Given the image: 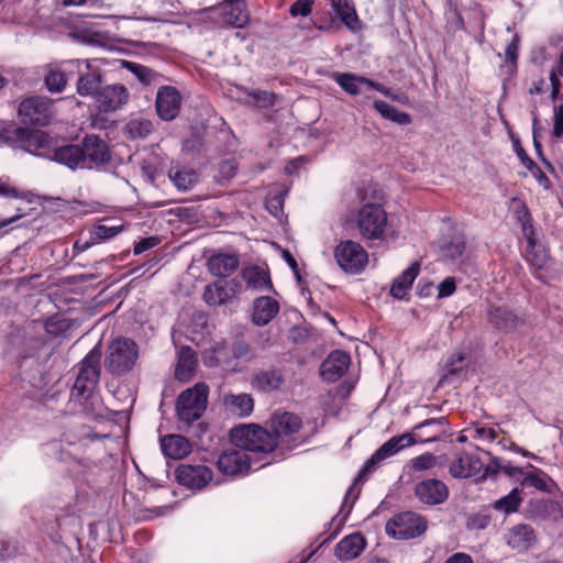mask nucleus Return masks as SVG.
<instances>
[{
  "label": "nucleus",
  "mask_w": 563,
  "mask_h": 563,
  "mask_svg": "<svg viewBox=\"0 0 563 563\" xmlns=\"http://www.w3.org/2000/svg\"><path fill=\"white\" fill-rule=\"evenodd\" d=\"M230 437L233 444L253 456L254 463L263 460V456L271 453L277 445L275 435L254 424L234 428Z\"/></svg>",
  "instance_id": "nucleus-1"
},
{
  "label": "nucleus",
  "mask_w": 563,
  "mask_h": 563,
  "mask_svg": "<svg viewBox=\"0 0 563 563\" xmlns=\"http://www.w3.org/2000/svg\"><path fill=\"white\" fill-rule=\"evenodd\" d=\"M137 356V345L134 341L125 338H118L108 346L104 367L113 375H122L133 368Z\"/></svg>",
  "instance_id": "nucleus-2"
},
{
  "label": "nucleus",
  "mask_w": 563,
  "mask_h": 563,
  "mask_svg": "<svg viewBox=\"0 0 563 563\" xmlns=\"http://www.w3.org/2000/svg\"><path fill=\"white\" fill-rule=\"evenodd\" d=\"M439 439V432L430 434L427 438H422L417 434V438L411 433H405L401 435H396L390 438L387 442H385L379 449L375 451V453L365 462L362 471L360 472V477H364L366 474L371 473L380 462L398 453L400 450L413 445L419 442H432Z\"/></svg>",
  "instance_id": "nucleus-3"
},
{
  "label": "nucleus",
  "mask_w": 563,
  "mask_h": 563,
  "mask_svg": "<svg viewBox=\"0 0 563 563\" xmlns=\"http://www.w3.org/2000/svg\"><path fill=\"white\" fill-rule=\"evenodd\" d=\"M207 399L208 386L203 383H198L183 391L176 404L179 419L188 423L199 419L207 407Z\"/></svg>",
  "instance_id": "nucleus-4"
},
{
  "label": "nucleus",
  "mask_w": 563,
  "mask_h": 563,
  "mask_svg": "<svg viewBox=\"0 0 563 563\" xmlns=\"http://www.w3.org/2000/svg\"><path fill=\"white\" fill-rule=\"evenodd\" d=\"M386 227L387 214L379 205L367 203L360 209L357 214V228L363 239H382Z\"/></svg>",
  "instance_id": "nucleus-5"
},
{
  "label": "nucleus",
  "mask_w": 563,
  "mask_h": 563,
  "mask_svg": "<svg viewBox=\"0 0 563 563\" xmlns=\"http://www.w3.org/2000/svg\"><path fill=\"white\" fill-rule=\"evenodd\" d=\"M334 258L340 268L347 274H358L366 267L368 255L357 242H340L334 249Z\"/></svg>",
  "instance_id": "nucleus-6"
},
{
  "label": "nucleus",
  "mask_w": 563,
  "mask_h": 563,
  "mask_svg": "<svg viewBox=\"0 0 563 563\" xmlns=\"http://www.w3.org/2000/svg\"><path fill=\"white\" fill-rule=\"evenodd\" d=\"M427 530V521L416 512L407 511L393 517L386 532L395 539L407 540L420 537Z\"/></svg>",
  "instance_id": "nucleus-7"
},
{
  "label": "nucleus",
  "mask_w": 563,
  "mask_h": 563,
  "mask_svg": "<svg viewBox=\"0 0 563 563\" xmlns=\"http://www.w3.org/2000/svg\"><path fill=\"white\" fill-rule=\"evenodd\" d=\"M101 351L93 347L86 357L78 364V373L74 384V390L84 395L95 388L100 376Z\"/></svg>",
  "instance_id": "nucleus-8"
},
{
  "label": "nucleus",
  "mask_w": 563,
  "mask_h": 563,
  "mask_svg": "<svg viewBox=\"0 0 563 563\" xmlns=\"http://www.w3.org/2000/svg\"><path fill=\"white\" fill-rule=\"evenodd\" d=\"M254 464L253 456L235 444L224 450L217 462L219 471L231 476L246 473Z\"/></svg>",
  "instance_id": "nucleus-9"
},
{
  "label": "nucleus",
  "mask_w": 563,
  "mask_h": 563,
  "mask_svg": "<svg viewBox=\"0 0 563 563\" xmlns=\"http://www.w3.org/2000/svg\"><path fill=\"white\" fill-rule=\"evenodd\" d=\"M19 115L26 123L46 125L53 117L52 102L43 97H30L19 106Z\"/></svg>",
  "instance_id": "nucleus-10"
},
{
  "label": "nucleus",
  "mask_w": 563,
  "mask_h": 563,
  "mask_svg": "<svg viewBox=\"0 0 563 563\" xmlns=\"http://www.w3.org/2000/svg\"><path fill=\"white\" fill-rule=\"evenodd\" d=\"M129 97V91L123 85H107L95 96V104L99 112L110 113L126 104Z\"/></svg>",
  "instance_id": "nucleus-11"
},
{
  "label": "nucleus",
  "mask_w": 563,
  "mask_h": 563,
  "mask_svg": "<svg viewBox=\"0 0 563 563\" xmlns=\"http://www.w3.org/2000/svg\"><path fill=\"white\" fill-rule=\"evenodd\" d=\"M70 64L76 65L78 71V80H77V92L80 96H95L101 89L100 85L102 81V76L100 69L93 66V64L88 60H73Z\"/></svg>",
  "instance_id": "nucleus-12"
},
{
  "label": "nucleus",
  "mask_w": 563,
  "mask_h": 563,
  "mask_svg": "<svg viewBox=\"0 0 563 563\" xmlns=\"http://www.w3.org/2000/svg\"><path fill=\"white\" fill-rule=\"evenodd\" d=\"M176 478L184 486L200 489L212 479V471L201 464H181L176 468Z\"/></svg>",
  "instance_id": "nucleus-13"
},
{
  "label": "nucleus",
  "mask_w": 563,
  "mask_h": 563,
  "mask_svg": "<svg viewBox=\"0 0 563 563\" xmlns=\"http://www.w3.org/2000/svg\"><path fill=\"white\" fill-rule=\"evenodd\" d=\"M216 10L225 25L242 29L249 23L250 14L244 0H223Z\"/></svg>",
  "instance_id": "nucleus-14"
},
{
  "label": "nucleus",
  "mask_w": 563,
  "mask_h": 563,
  "mask_svg": "<svg viewBox=\"0 0 563 563\" xmlns=\"http://www.w3.org/2000/svg\"><path fill=\"white\" fill-rule=\"evenodd\" d=\"M81 148L86 168L100 166L110 161V151L107 144L96 135H88L82 140Z\"/></svg>",
  "instance_id": "nucleus-15"
},
{
  "label": "nucleus",
  "mask_w": 563,
  "mask_h": 563,
  "mask_svg": "<svg viewBox=\"0 0 563 563\" xmlns=\"http://www.w3.org/2000/svg\"><path fill=\"white\" fill-rule=\"evenodd\" d=\"M181 98L177 89L165 86L158 89L156 95V111L159 118L170 121L180 110Z\"/></svg>",
  "instance_id": "nucleus-16"
},
{
  "label": "nucleus",
  "mask_w": 563,
  "mask_h": 563,
  "mask_svg": "<svg viewBox=\"0 0 563 563\" xmlns=\"http://www.w3.org/2000/svg\"><path fill=\"white\" fill-rule=\"evenodd\" d=\"M415 494L423 504L439 505L446 500L449 489L442 481L430 478L418 483L415 487Z\"/></svg>",
  "instance_id": "nucleus-17"
},
{
  "label": "nucleus",
  "mask_w": 563,
  "mask_h": 563,
  "mask_svg": "<svg viewBox=\"0 0 563 563\" xmlns=\"http://www.w3.org/2000/svg\"><path fill=\"white\" fill-rule=\"evenodd\" d=\"M350 362V355L346 352L335 350L321 363L320 375L323 380L335 382L346 372Z\"/></svg>",
  "instance_id": "nucleus-18"
},
{
  "label": "nucleus",
  "mask_w": 563,
  "mask_h": 563,
  "mask_svg": "<svg viewBox=\"0 0 563 563\" xmlns=\"http://www.w3.org/2000/svg\"><path fill=\"white\" fill-rule=\"evenodd\" d=\"M488 321L498 330L515 331L523 323V319L506 306H492L488 311Z\"/></svg>",
  "instance_id": "nucleus-19"
},
{
  "label": "nucleus",
  "mask_w": 563,
  "mask_h": 563,
  "mask_svg": "<svg viewBox=\"0 0 563 563\" xmlns=\"http://www.w3.org/2000/svg\"><path fill=\"white\" fill-rule=\"evenodd\" d=\"M21 148L36 156L46 157L52 161L53 151L49 136L42 131H29L25 129V135L20 145Z\"/></svg>",
  "instance_id": "nucleus-20"
},
{
  "label": "nucleus",
  "mask_w": 563,
  "mask_h": 563,
  "mask_svg": "<svg viewBox=\"0 0 563 563\" xmlns=\"http://www.w3.org/2000/svg\"><path fill=\"white\" fill-rule=\"evenodd\" d=\"M482 467L483 464L478 456L464 452L452 460L449 473L454 478H468L477 475Z\"/></svg>",
  "instance_id": "nucleus-21"
},
{
  "label": "nucleus",
  "mask_w": 563,
  "mask_h": 563,
  "mask_svg": "<svg viewBox=\"0 0 563 563\" xmlns=\"http://www.w3.org/2000/svg\"><path fill=\"white\" fill-rule=\"evenodd\" d=\"M507 544L517 552H523L536 543V533L531 526L519 523L511 527L506 534Z\"/></svg>",
  "instance_id": "nucleus-22"
},
{
  "label": "nucleus",
  "mask_w": 563,
  "mask_h": 563,
  "mask_svg": "<svg viewBox=\"0 0 563 563\" xmlns=\"http://www.w3.org/2000/svg\"><path fill=\"white\" fill-rule=\"evenodd\" d=\"M238 291V284L231 282H217L206 286L203 300L208 305L217 306L230 301Z\"/></svg>",
  "instance_id": "nucleus-23"
},
{
  "label": "nucleus",
  "mask_w": 563,
  "mask_h": 563,
  "mask_svg": "<svg viewBox=\"0 0 563 563\" xmlns=\"http://www.w3.org/2000/svg\"><path fill=\"white\" fill-rule=\"evenodd\" d=\"M365 545L366 541L361 533H351L338 542L334 555L340 561H351L364 551Z\"/></svg>",
  "instance_id": "nucleus-24"
},
{
  "label": "nucleus",
  "mask_w": 563,
  "mask_h": 563,
  "mask_svg": "<svg viewBox=\"0 0 563 563\" xmlns=\"http://www.w3.org/2000/svg\"><path fill=\"white\" fill-rule=\"evenodd\" d=\"M81 144H69L53 151L52 161L67 166L70 169L86 168Z\"/></svg>",
  "instance_id": "nucleus-25"
},
{
  "label": "nucleus",
  "mask_w": 563,
  "mask_h": 563,
  "mask_svg": "<svg viewBox=\"0 0 563 563\" xmlns=\"http://www.w3.org/2000/svg\"><path fill=\"white\" fill-rule=\"evenodd\" d=\"M163 453L174 460L186 457L192 450L191 443L179 434H168L161 439Z\"/></svg>",
  "instance_id": "nucleus-26"
},
{
  "label": "nucleus",
  "mask_w": 563,
  "mask_h": 563,
  "mask_svg": "<svg viewBox=\"0 0 563 563\" xmlns=\"http://www.w3.org/2000/svg\"><path fill=\"white\" fill-rule=\"evenodd\" d=\"M285 383V377L282 371L271 368L266 371H260L256 373L251 380L252 386L258 391L269 393L278 390Z\"/></svg>",
  "instance_id": "nucleus-27"
},
{
  "label": "nucleus",
  "mask_w": 563,
  "mask_h": 563,
  "mask_svg": "<svg viewBox=\"0 0 563 563\" xmlns=\"http://www.w3.org/2000/svg\"><path fill=\"white\" fill-rule=\"evenodd\" d=\"M279 305L271 297H260L254 301L252 320L256 325H266L278 313Z\"/></svg>",
  "instance_id": "nucleus-28"
},
{
  "label": "nucleus",
  "mask_w": 563,
  "mask_h": 563,
  "mask_svg": "<svg viewBox=\"0 0 563 563\" xmlns=\"http://www.w3.org/2000/svg\"><path fill=\"white\" fill-rule=\"evenodd\" d=\"M271 427L276 438L289 435L301 427L300 418L291 412H276L271 419Z\"/></svg>",
  "instance_id": "nucleus-29"
},
{
  "label": "nucleus",
  "mask_w": 563,
  "mask_h": 563,
  "mask_svg": "<svg viewBox=\"0 0 563 563\" xmlns=\"http://www.w3.org/2000/svg\"><path fill=\"white\" fill-rule=\"evenodd\" d=\"M239 267V257L234 254L220 253L208 261L210 273L219 277L232 275Z\"/></svg>",
  "instance_id": "nucleus-30"
},
{
  "label": "nucleus",
  "mask_w": 563,
  "mask_h": 563,
  "mask_svg": "<svg viewBox=\"0 0 563 563\" xmlns=\"http://www.w3.org/2000/svg\"><path fill=\"white\" fill-rule=\"evenodd\" d=\"M242 277L249 288L254 290H271L272 282L268 271L261 266H249L243 269Z\"/></svg>",
  "instance_id": "nucleus-31"
},
{
  "label": "nucleus",
  "mask_w": 563,
  "mask_h": 563,
  "mask_svg": "<svg viewBox=\"0 0 563 563\" xmlns=\"http://www.w3.org/2000/svg\"><path fill=\"white\" fill-rule=\"evenodd\" d=\"M420 265L418 262L412 263L406 271L398 276L390 288V295L397 299H402L410 289L413 280L419 274Z\"/></svg>",
  "instance_id": "nucleus-32"
},
{
  "label": "nucleus",
  "mask_w": 563,
  "mask_h": 563,
  "mask_svg": "<svg viewBox=\"0 0 563 563\" xmlns=\"http://www.w3.org/2000/svg\"><path fill=\"white\" fill-rule=\"evenodd\" d=\"M196 356L194 351L188 347H181L178 353V362L175 369V376L180 382H187L191 378L196 367Z\"/></svg>",
  "instance_id": "nucleus-33"
},
{
  "label": "nucleus",
  "mask_w": 563,
  "mask_h": 563,
  "mask_svg": "<svg viewBox=\"0 0 563 563\" xmlns=\"http://www.w3.org/2000/svg\"><path fill=\"white\" fill-rule=\"evenodd\" d=\"M560 510V505L552 500L538 499L532 500L529 504V516L532 519L544 520L548 518H553L556 520Z\"/></svg>",
  "instance_id": "nucleus-34"
},
{
  "label": "nucleus",
  "mask_w": 563,
  "mask_h": 563,
  "mask_svg": "<svg viewBox=\"0 0 563 563\" xmlns=\"http://www.w3.org/2000/svg\"><path fill=\"white\" fill-rule=\"evenodd\" d=\"M331 5L340 20L352 31L358 29V18L350 0H330Z\"/></svg>",
  "instance_id": "nucleus-35"
},
{
  "label": "nucleus",
  "mask_w": 563,
  "mask_h": 563,
  "mask_svg": "<svg viewBox=\"0 0 563 563\" xmlns=\"http://www.w3.org/2000/svg\"><path fill=\"white\" fill-rule=\"evenodd\" d=\"M528 240V246L526 250V258L529 262V264L536 269L541 271L543 269L548 262H549V254L547 249L536 243L531 235L527 238Z\"/></svg>",
  "instance_id": "nucleus-36"
},
{
  "label": "nucleus",
  "mask_w": 563,
  "mask_h": 563,
  "mask_svg": "<svg viewBox=\"0 0 563 563\" xmlns=\"http://www.w3.org/2000/svg\"><path fill=\"white\" fill-rule=\"evenodd\" d=\"M225 405L236 416H249L254 408L253 398L249 394L229 395L225 397Z\"/></svg>",
  "instance_id": "nucleus-37"
},
{
  "label": "nucleus",
  "mask_w": 563,
  "mask_h": 563,
  "mask_svg": "<svg viewBox=\"0 0 563 563\" xmlns=\"http://www.w3.org/2000/svg\"><path fill=\"white\" fill-rule=\"evenodd\" d=\"M375 110L386 120L393 121L399 125H407L411 123V117L402 111H399L394 106L382 101L375 100L373 103Z\"/></svg>",
  "instance_id": "nucleus-38"
},
{
  "label": "nucleus",
  "mask_w": 563,
  "mask_h": 563,
  "mask_svg": "<svg viewBox=\"0 0 563 563\" xmlns=\"http://www.w3.org/2000/svg\"><path fill=\"white\" fill-rule=\"evenodd\" d=\"M332 78L347 93L356 96L362 92V86L365 85L366 78L350 73H334Z\"/></svg>",
  "instance_id": "nucleus-39"
},
{
  "label": "nucleus",
  "mask_w": 563,
  "mask_h": 563,
  "mask_svg": "<svg viewBox=\"0 0 563 563\" xmlns=\"http://www.w3.org/2000/svg\"><path fill=\"white\" fill-rule=\"evenodd\" d=\"M522 501L521 489L514 488L508 495L497 499L493 504V508L506 515L516 512Z\"/></svg>",
  "instance_id": "nucleus-40"
},
{
  "label": "nucleus",
  "mask_w": 563,
  "mask_h": 563,
  "mask_svg": "<svg viewBox=\"0 0 563 563\" xmlns=\"http://www.w3.org/2000/svg\"><path fill=\"white\" fill-rule=\"evenodd\" d=\"M521 483L547 493H550L554 486L553 481L543 471L538 468L527 473Z\"/></svg>",
  "instance_id": "nucleus-41"
},
{
  "label": "nucleus",
  "mask_w": 563,
  "mask_h": 563,
  "mask_svg": "<svg viewBox=\"0 0 563 563\" xmlns=\"http://www.w3.org/2000/svg\"><path fill=\"white\" fill-rule=\"evenodd\" d=\"M169 178L179 190L184 191L190 189L197 181L196 173L187 168L170 169Z\"/></svg>",
  "instance_id": "nucleus-42"
},
{
  "label": "nucleus",
  "mask_w": 563,
  "mask_h": 563,
  "mask_svg": "<svg viewBox=\"0 0 563 563\" xmlns=\"http://www.w3.org/2000/svg\"><path fill=\"white\" fill-rule=\"evenodd\" d=\"M25 135V129L20 126H2L0 125V142L10 147H20L23 137Z\"/></svg>",
  "instance_id": "nucleus-43"
},
{
  "label": "nucleus",
  "mask_w": 563,
  "mask_h": 563,
  "mask_svg": "<svg viewBox=\"0 0 563 563\" xmlns=\"http://www.w3.org/2000/svg\"><path fill=\"white\" fill-rule=\"evenodd\" d=\"M125 130L132 139H143L151 133L152 123L147 119H133L128 122Z\"/></svg>",
  "instance_id": "nucleus-44"
},
{
  "label": "nucleus",
  "mask_w": 563,
  "mask_h": 563,
  "mask_svg": "<svg viewBox=\"0 0 563 563\" xmlns=\"http://www.w3.org/2000/svg\"><path fill=\"white\" fill-rule=\"evenodd\" d=\"M439 457L433 455L432 453H424L417 457L410 460V467L416 472H422L431 470L438 465H440Z\"/></svg>",
  "instance_id": "nucleus-45"
},
{
  "label": "nucleus",
  "mask_w": 563,
  "mask_h": 563,
  "mask_svg": "<svg viewBox=\"0 0 563 563\" xmlns=\"http://www.w3.org/2000/svg\"><path fill=\"white\" fill-rule=\"evenodd\" d=\"M67 82L66 76L58 69H49L45 76V85L51 92H60Z\"/></svg>",
  "instance_id": "nucleus-46"
},
{
  "label": "nucleus",
  "mask_w": 563,
  "mask_h": 563,
  "mask_svg": "<svg viewBox=\"0 0 563 563\" xmlns=\"http://www.w3.org/2000/svg\"><path fill=\"white\" fill-rule=\"evenodd\" d=\"M124 65L143 84H146V85L151 84L155 79V77L157 76V74L155 71H153L151 68H148L146 66L139 65V64L131 63V62H125Z\"/></svg>",
  "instance_id": "nucleus-47"
},
{
  "label": "nucleus",
  "mask_w": 563,
  "mask_h": 563,
  "mask_svg": "<svg viewBox=\"0 0 563 563\" xmlns=\"http://www.w3.org/2000/svg\"><path fill=\"white\" fill-rule=\"evenodd\" d=\"M255 106L260 108H268L275 103L276 95L263 90H253L249 93Z\"/></svg>",
  "instance_id": "nucleus-48"
},
{
  "label": "nucleus",
  "mask_w": 563,
  "mask_h": 563,
  "mask_svg": "<svg viewBox=\"0 0 563 563\" xmlns=\"http://www.w3.org/2000/svg\"><path fill=\"white\" fill-rule=\"evenodd\" d=\"M465 245L461 238H454L442 247L443 255L449 258H456L464 252Z\"/></svg>",
  "instance_id": "nucleus-49"
},
{
  "label": "nucleus",
  "mask_w": 563,
  "mask_h": 563,
  "mask_svg": "<svg viewBox=\"0 0 563 563\" xmlns=\"http://www.w3.org/2000/svg\"><path fill=\"white\" fill-rule=\"evenodd\" d=\"M516 213H517L518 220L521 223L525 236L529 238L530 235L533 234V231H532V227L530 224V214H529L527 207L523 203L518 202V209H517Z\"/></svg>",
  "instance_id": "nucleus-50"
},
{
  "label": "nucleus",
  "mask_w": 563,
  "mask_h": 563,
  "mask_svg": "<svg viewBox=\"0 0 563 563\" xmlns=\"http://www.w3.org/2000/svg\"><path fill=\"white\" fill-rule=\"evenodd\" d=\"M313 0H297L292 3L289 12L292 16H307L311 13Z\"/></svg>",
  "instance_id": "nucleus-51"
},
{
  "label": "nucleus",
  "mask_w": 563,
  "mask_h": 563,
  "mask_svg": "<svg viewBox=\"0 0 563 563\" xmlns=\"http://www.w3.org/2000/svg\"><path fill=\"white\" fill-rule=\"evenodd\" d=\"M122 229H123L122 225L100 224L95 228V235L98 239L106 240V239H110V238L117 235L119 232L122 231Z\"/></svg>",
  "instance_id": "nucleus-52"
},
{
  "label": "nucleus",
  "mask_w": 563,
  "mask_h": 563,
  "mask_svg": "<svg viewBox=\"0 0 563 563\" xmlns=\"http://www.w3.org/2000/svg\"><path fill=\"white\" fill-rule=\"evenodd\" d=\"M476 438L479 440H486L493 442L498 437V432L496 429L485 426H474L473 428Z\"/></svg>",
  "instance_id": "nucleus-53"
},
{
  "label": "nucleus",
  "mask_w": 563,
  "mask_h": 563,
  "mask_svg": "<svg viewBox=\"0 0 563 563\" xmlns=\"http://www.w3.org/2000/svg\"><path fill=\"white\" fill-rule=\"evenodd\" d=\"M456 285L453 277H446L443 282L438 285V297L445 298L451 296L455 291Z\"/></svg>",
  "instance_id": "nucleus-54"
},
{
  "label": "nucleus",
  "mask_w": 563,
  "mask_h": 563,
  "mask_svg": "<svg viewBox=\"0 0 563 563\" xmlns=\"http://www.w3.org/2000/svg\"><path fill=\"white\" fill-rule=\"evenodd\" d=\"M0 196L15 199L21 197L19 190L4 178H0Z\"/></svg>",
  "instance_id": "nucleus-55"
},
{
  "label": "nucleus",
  "mask_w": 563,
  "mask_h": 563,
  "mask_svg": "<svg viewBox=\"0 0 563 563\" xmlns=\"http://www.w3.org/2000/svg\"><path fill=\"white\" fill-rule=\"evenodd\" d=\"M554 128L553 134L556 137H561L563 134V106L554 108Z\"/></svg>",
  "instance_id": "nucleus-56"
},
{
  "label": "nucleus",
  "mask_w": 563,
  "mask_h": 563,
  "mask_svg": "<svg viewBox=\"0 0 563 563\" xmlns=\"http://www.w3.org/2000/svg\"><path fill=\"white\" fill-rule=\"evenodd\" d=\"M158 243V239L157 238H147V239H143L142 241H140L139 243L135 244L134 246V253L135 254H141L154 246H156Z\"/></svg>",
  "instance_id": "nucleus-57"
},
{
  "label": "nucleus",
  "mask_w": 563,
  "mask_h": 563,
  "mask_svg": "<svg viewBox=\"0 0 563 563\" xmlns=\"http://www.w3.org/2000/svg\"><path fill=\"white\" fill-rule=\"evenodd\" d=\"M558 76H562L563 77V52L560 55V58H559V62H558L555 70H552L551 75H550V79H551V82H552L554 89L559 85Z\"/></svg>",
  "instance_id": "nucleus-58"
},
{
  "label": "nucleus",
  "mask_w": 563,
  "mask_h": 563,
  "mask_svg": "<svg viewBox=\"0 0 563 563\" xmlns=\"http://www.w3.org/2000/svg\"><path fill=\"white\" fill-rule=\"evenodd\" d=\"M444 563H474V562H473V559L471 558V555L463 553V552H457V553H454L451 556H449Z\"/></svg>",
  "instance_id": "nucleus-59"
},
{
  "label": "nucleus",
  "mask_w": 563,
  "mask_h": 563,
  "mask_svg": "<svg viewBox=\"0 0 563 563\" xmlns=\"http://www.w3.org/2000/svg\"><path fill=\"white\" fill-rule=\"evenodd\" d=\"M23 214L21 213L20 208H15V213L12 216H8L3 219H0V229L13 223L18 219H20Z\"/></svg>",
  "instance_id": "nucleus-60"
},
{
  "label": "nucleus",
  "mask_w": 563,
  "mask_h": 563,
  "mask_svg": "<svg viewBox=\"0 0 563 563\" xmlns=\"http://www.w3.org/2000/svg\"><path fill=\"white\" fill-rule=\"evenodd\" d=\"M504 473L511 477H518L523 475V471L521 467L512 466V465H504L500 467Z\"/></svg>",
  "instance_id": "nucleus-61"
},
{
  "label": "nucleus",
  "mask_w": 563,
  "mask_h": 563,
  "mask_svg": "<svg viewBox=\"0 0 563 563\" xmlns=\"http://www.w3.org/2000/svg\"><path fill=\"white\" fill-rule=\"evenodd\" d=\"M365 85L369 86V87H373L375 90L379 91L384 96H390V89L386 88L382 84L375 82V81L366 78Z\"/></svg>",
  "instance_id": "nucleus-62"
},
{
  "label": "nucleus",
  "mask_w": 563,
  "mask_h": 563,
  "mask_svg": "<svg viewBox=\"0 0 563 563\" xmlns=\"http://www.w3.org/2000/svg\"><path fill=\"white\" fill-rule=\"evenodd\" d=\"M282 200L280 198H273L268 201L267 208L272 214L275 217L278 216L279 210L282 209Z\"/></svg>",
  "instance_id": "nucleus-63"
},
{
  "label": "nucleus",
  "mask_w": 563,
  "mask_h": 563,
  "mask_svg": "<svg viewBox=\"0 0 563 563\" xmlns=\"http://www.w3.org/2000/svg\"><path fill=\"white\" fill-rule=\"evenodd\" d=\"M249 352V347L246 344L244 343H236L234 346H233V355L235 357H242L244 356L246 353Z\"/></svg>",
  "instance_id": "nucleus-64"
}]
</instances>
